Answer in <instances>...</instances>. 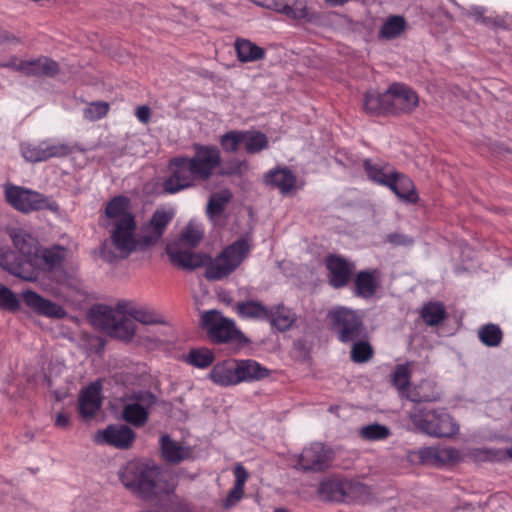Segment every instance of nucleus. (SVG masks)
Returning a JSON list of instances; mask_svg holds the SVG:
<instances>
[{
  "mask_svg": "<svg viewBox=\"0 0 512 512\" xmlns=\"http://www.w3.org/2000/svg\"><path fill=\"white\" fill-rule=\"evenodd\" d=\"M203 236V225L191 220L183 228L178 241L167 246L166 252L171 262L182 269L194 270L205 266V278L209 281H219L228 277L243 263L251 250L248 239L240 238L211 259L205 253L193 251Z\"/></svg>",
  "mask_w": 512,
  "mask_h": 512,
  "instance_id": "obj_1",
  "label": "nucleus"
},
{
  "mask_svg": "<svg viewBox=\"0 0 512 512\" xmlns=\"http://www.w3.org/2000/svg\"><path fill=\"white\" fill-rule=\"evenodd\" d=\"M119 479L127 490L143 499L169 495L174 491V484L164 478L158 467L140 460L126 463L119 471Z\"/></svg>",
  "mask_w": 512,
  "mask_h": 512,
  "instance_id": "obj_2",
  "label": "nucleus"
},
{
  "mask_svg": "<svg viewBox=\"0 0 512 512\" xmlns=\"http://www.w3.org/2000/svg\"><path fill=\"white\" fill-rule=\"evenodd\" d=\"M110 238L101 248V257L110 263L127 258L137 250H145L142 247L141 237L136 235L135 219H125L122 224L108 226Z\"/></svg>",
  "mask_w": 512,
  "mask_h": 512,
  "instance_id": "obj_3",
  "label": "nucleus"
},
{
  "mask_svg": "<svg viewBox=\"0 0 512 512\" xmlns=\"http://www.w3.org/2000/svg\"><path fill=\"white\" fill-rule=\"evenodd\" d=\"M125 306L121 303L116 308L96 305L89 311L91 323L110 336L121 340H130L135 334L134 321L125 315Z\"/></svg>",
  "mask_w": 512,
  "mask_h": 512,
  "instance_id": "obj_4",
  "label": "nucleus"
},
{
  "mask_svg": "<svg viewBox=\"0 0 512 512\" xmlns=\"http://www.w3.org/2000/svg\"><path fill=\"white\" fill-rule=\"evenodd\" d=\"M409 418L416 429L434 437H451L459 427L445 409H428L423 405H414Z\"/></svg>",
  "mask_w": 512,
  "mask_h": 512,
  "instance_id": "obj_5",
  "label": "nucleus"
},
{
  "mask_svg": "<svg viewBox=\"0 0 512 512\" xmlns=\"http://www.w3.org/2000/svg\"><path fill=\"white\" fill-rule=\"evenodd\" d=\"M328 319L332 331L342 343L354 342L365 335L363 319L355 310L339 306L329 311Z\"/></svg>",
  "mask_w": 512,
  "mask_h": 512,
  "instance_id": "obj_6",
  "label": "nucleus"
},
{
  "mask_svg": "<svg viewBox=\"0 0 512 512\" xmlns=\"http://www.w3.org/2000/svg\"><path fill=\"white\" fill-rule=\"evenodd\" d=\"M201 325L209 338L215 343L246 342L243 333L236 327L235 321L223 316L217 310H209L201 315Z\"/></svg>",
  "mask_w": 512,
  "mask_h": 512,
  "instance_id": "obj_7",
  "label": "nucleus"
},
{
  "mask_svg": "<svg viewBox=\"0 0 512 512\" xmlns=\"http://www.w3.org/2000/svg\"><path fill=\"white\" fill-rule=\"evenodd\" d=\"M21 155L31 163L45 162L51 158H62L72 152V147L54 138H46L38 142H25L20 146Z\"/></svg>",
  "mask_w": 512,
  "mask_h": 512,
  "instance_id": "obj_8",
  "label": "nucleus"
},
{
  "mask_svg": "<svg viewBox=\"0 0 512 512\" xmlns=\"http://www.w3.org/2000/svg\"><path fill=\"white\" fill-rule=\"evenodd\" d=\"M170 175L163 182V190L168 194H175L195 186L196 172L192 168L188 157L179 156L169 162Z\"/></svg>",
  "mask_w": 512,
  "mask_h": 512,
  "instance_id": "obj_9",
  "label": "nucleus"
},
{
  "mask_svg": "<svg viewBox=\"0 0 512 512\" xmlns=\"http://www.w3.org/2000/svg\"><path fill=\"white\" fill-rule=\"evenodd\" d=\"M5 199L14 209L23 213L50 208L48 197L20 186L6 185Z\"/></svg>",
  "mask_w": 512,
  "mask_h": 512,
  "instance_id": "obj_10",
  "label": "nucleus"
},
{
  "mask_svg": "<svg viewBox=\"0 0 512 512\" xmlns=\"http://www.w3.org/2000/svg\"><path fill=\"white\" fill-rule=\"evenodd\" d=\"M194 155L188 157V160L196 172L200 181H207L220 167L222 158L221 151L215 145L193 144Z\"/></svg>",
  "mask_w": 512,
  "mask_h": 512,
  "instance_id": "obj_11",
  "label": "nucleus"
},
{
  "mask_svg": "<svg viewBox=\"0 0 512 512\" xmlns=\"http://www.w3.org/2000/svg\"><path fill=\"white\" fill-rule=\"evenodd\" d=\"M332 459L331 449L315 442L305 447L298 455L295 468L303 472H322L329 468Z\"/></svg>",
  "mask_w": 512,
  "mask_h": 512,
  "instance_id": "obj_12",
  "label": "nucleus"
},
{
  "mask_svg": "<svg viewBox=\"0 0 512 512\" xmlns=\"http://www.w3.org/2000/svg\"><path fill=\"white\" fill-rule=\"evenodd\" d=\"M155 403L156 397L151 392H135L131 395L129 402L125 404L123 408V419L136 427H141L148 420V409Z\"/></svg>",
  "mask_w": 512,
  "mask_h": 512,
  "instance_id": "obj_13",
  "label": "nucleus"
},
{
  "mask_svg": "<svg viewBox=\"0 0 512 512\" xmlns=\"http://www.w3.org/2000/svg\"><path fill=\"white\" fill-rule=\"evenodd\" d=\"M386 97H389L390 114L410 113L419 103L416 92L401 83L392 84L386 90Z\"/></svg>",
  "mask_w": 512,
  "mask_h": 512,
  "instance_id": "obj_14",
  "label": "nucleus"
},
{
  "mask_svg": "<svg viewBox=\"0 0 512 512\" xmlns=\"http://www.w3.org/2000/svg\"><path fill=\"white\" fill-rule=\"evenodd\" d=\"M365 487L360 483L348 480L328 479L319 485V494L323 499L342 502L352 498L357 492H362Z\"/></svg>",
  "mask_w": 512,
  "mask_h": 512,
  "instance_id": "obj_15",
  "label": "nucleus"
},
{
  "mask_svg": "<svg viewBox=\"0 0 512 512\" xmlns=\"http://www.w3.org/2000/svg\"><path fill=\"white\" fill-rule=\"evenodd\" d=\"M135 440L134 431L124 425H109L104 430H99L94 436L97 444H107L117 449H128Z\"/></svg>",
  "mask_w": 512,
  "mask_h": 512,
  "instance_id": "obj_16",
  "label": "nucleus"
},
{
  "mask_svg": "<svg viewBox=\"0 0 512 512\" xmlns=\"http://www.w3.org/2000/svg\"><path fill=\"white\" fill-rule=\"evenodd\" d=\"M173 216L174 214L171 211L157 209L153 213L149 223L143 228V234L141 236L142 247L147 249L156 244L163 236Z\"/></svg>",
  "mask_w": 512,
  "mask_h": 512,
  "instance_id": "obj_17",
  "label": "nucleus"
},
{
  "mask_svg": "<svg viewBox=\"0 0 512 512\" xmlns=\"http://www.w3.org/2000/svg\"><path fill=\"white\" fill-rule=\"evenodd\" d=\"M10 237L14 247L19 251L23 264L34 265L37 262L39 245L36 238L20 228L10 230Z\"/></svg>",
  "mask_w": 512,
  "mask_h": 512,
  "instance_id": "obj_18",
  "label": "nucleus"
},
{
  "mask_svg": "<svg viewBox=\"0 0 512 512\" xmlns=\"http://www.w3.org/2000/svg\"><path fill=\"white\" fill-rule=\"evenodd\" d=\"M326 266L329 271V281L334 288L345 286L353 272V265L346 259L331 255L326 259Z\"/></svg>",
  "mask_w": 512,
  "mask_h": 512,
  "instance_id": "obj_19",
  "label": "nucleus"
},
{
  "mask_svg": "<svg viewBox=\"0 0 512 512\" xmlns=\"http://www.w3.org/2000/svg\"><path fill=\"white\" fill-rule=\"evenodd\" d=\"M209 379L220 386H234L238 384L237 360L227 359L213 366L208 375Z\"/></svg>",
  "mask_w": 512,
  "mask_h": 512,
  "instance_id": "obj_20",
  "label": "nucleus"
},
{
  "mask_svg": "<svg viewBox=\"0 0 512 512\" xmlns=\"http://www.w3.org/2000/svg\"><path fill=\"white\" fill-rule=\"evenodd\" d=\"M22 296L27 306L42 315L57 319L63 318L66 315L65 310L61 306L42 298L31 290L24 291Z\"/></svg>",
  "mask_w": 512,
  "mask_h": 512,
  "instance_id": "obj_21",
  "label": "nucleus"
},
{
  "mask_svg": "<svg viewBox=\"0 0 512 512\" xmlns=\"http://www.w3.org/2000/svg\"><path fill=\"white\" fill-rule=\"evenodd\" d=\"M102 386L99 382L90 384L79 396V413L84 418L93 417L100 409Z\"/></svg>",
  "mask_w": 512,
  "mask_h": 512,
  "instance_id": "obj_22",
  "label": "nucleus"
},
{
  "mask_svg": "<svg viewBox=\"0 0 512 512\" xmlns=\"http://www.w3.org/2000/svg\"><path fill=\"white\" fill-rule=\"evenodd\" d=\"M19 68L21 73L29 77H54L59 73L58 63L47 57L26 60Z\"/></svg>",
  "mask_w": 512,
  "mask_h": 512,
  "instance_id": "obj_23",
  "label": "nucleus"
},
{
  "mask_svg": "<svg viewBox=\"0 0 512 512\" xmlns=\"http://www.w3.org/2000/svg\"><path fill=\"white\" fill-rule=\"evenodd\" d=\"M386 187L391 189L399 199L407 203H416L418 201L413 181L396 170Z\"/></svg>",
  "mask_w": 512,
  "mask_h": 512,
  "instance_id": "obj_24",
  "label": "nucleus"
},
{
  "mask_svg": "<svg viewBox=\"0 0 512 512\" xmlns=\"http://www.w3.org/2000/svg\"><path fill=\"white\" fill-rule=\"evenodd\" d=\"M108 222L106 226L122 224L125 219H134L129 211V200L124 196L114 197L108 202L105 209Z\"/></svg>",
  "mask_w": 512,
  "mask_h": 512,
  "instance_id": "obj_25",
  "label": "nucleus"
},
{
  "mask_svg": "<svg viewBox=\"0 0 512 512\" xmlns=\"http://www.w3.org/2000/svg\"><path fill=\"white\" fill-rule=\"evenodd\" d=\"M160 446L164 460L172 464L180 463L191 456L189 447L172 440L168 435L160 438Z\"/></svg>",
  "mask_w": 512,
  "mask_h": 512,
  "instance_id": "obj_26",
  "label": "nucleus"
},
{
  "mask_svg": "<svg viewBox=\"0 0 512 512\" xmlns=\"http://www.w3.org/2000/svg\"><path fill=\"white\" fill-rule=\"evenodd\" d=\"M269 317L266 319L272 327L278 331L284 332L289 330L296 321L294 311L284 304H277L268 309Z\"/></svg>",
  "mask_w": 512,
  "mask_h": 512,
  "instance_id": "obj_27",
  "label": "nucleus"
},
{
  "mask_svg": "<svg viewBox=\"0 0 512 512\" xmlns=\"http://www.w3.org/2000/svg\"><path fill=\"white\" fill-rule=\"evenodd\" d=\"M237 58L242 63H250L262 60L266 56V50L256 43L245 39L237 38L234 43Z\"/></svg>",
  "mask_w": 512,
  "mask_h": 512,
  "instance_id": "obj_28",
  "label": "nucleus"
},
{
  "mask_svg": "<svg viewBox=\"0 0 512 512\" xmlns=\"http://www.w3.org/2000/svg\"><path fill=\"white\" fill-rule=\"evenodd\" d=\"M406 397L415 405H421L423 402H435L440 399V393L436 389L435 383L431 381H421L418 385L406 391Z\"/></svg>",
  "mask_w": 512,
  "mask_h": 512,
  "instance_id": "obj_29",
  "label": "nucleus"
},
{
  "mask_svg": "<svg viewBox=\"0 0 512 512\" xmlns=\"http://www.w3.org/2000/svg\"><path fill=\"white\" fill-rule=\"evenodd\" d=\"M265 6L283 13L292 19L300 20L308 18L306 0H282L280 2H273L272 4H265Z\"/></svg>",
  "mask_w": 512,
  "mask_h": 512,
  "instance_id": "obj_30",
  "label": "nucleus"
},
{
  "mask_svg": "<svg viewBox=\"0 0 512 512\" xmlns=\"http://www.w3.org/2000/svg\"><path fill=\"white\" fill-rule=\"evenodd\" d=\"M363 167L367 177L382 186H387L395 172V169L391 165L380 161L374 162L371 159H365Z\"/></svg>",
  "mask_w": 512,
  "mask_h": 512,
  "instance_id": "obj_31",
  "label": "nucleus"
},
{
  "mask_svg": "<svg viewBox=\"0 0 512 512\" xmlns=\"http://www.w3.org/2000/svg\"><path fill=\"white\" fill-rule=\"evenodd\" d=\"M265 182L275 188H278L282 194L290 193L296 185L295 175L287 168H279L270 171Z\"/></svg>",
  "mask_w": 512,
  "mask_h": 512,
  "instance_id": "obj_32",
  "label": "nucleus"
},
{
  "mask_svg": "<svg viewBox=\"0 0 512 512\" xmlns=\"http://www.w3.org/2000/svg\"><path fill=\"white\" fill-rule=\"evenodd\" d=\"M238 384L241 382H253L265 378L268 370L258 362L246 359L237 360Z\"/></svg>",
  "mask_w": 512,
  "mask_h": 512,
  "instance_id": "obj_33",
  "label": "nucleus"
},
{
  "mask_svg": "<svg viewBox=\"0 0 512 512\" xmlns=\"http://www.w3.org/2000/svg\"><path fill=\"white\" fill-rule=\"evenodd\" d=\"M239 317L243 319H253L266 321L269 317L268 309L262 302L257 300H247L236 303L234 307Z\"/></svg>",
  "mask_w": 512,
  "mask_h": 512,
  "instance_id": "obj_34",
  "label": "nucleus"
},
{
  "mask_svg": "<svg viewBox=\"0 0 512 512\" xmlns=\"http://www.w3.org/2000/svg\"><path fill=\"white\" fill-rule=\"evenodd\" d=\"M363 108L371 115L390 113L389 97H386V91L383 93L376 90L368 91L364 96Z\"/></svg>",
  "mask_w": 512,
  "mask_h": 512,
  "instance_id": "obj_35",
  "label": "nucleus"
},
{
  "mask_svg": "<svg viewBox=\"0 0 512 512\" xmlns=\"http://www.w3.org/2000/svg\"><path fill=\"white\" fill-rule=\"evenodd\" d=\"M407 28V21L403 16L391 15L386 18L382 24L378 38L383 40H392L401 36Z\"/></svg>",
  "mask_w": 512,
  "mask_h": 512,
  "instance_id": "obj_36",
  "label": "nucleus"
},
{
  "mask_svg": "<svg viewBox=\"0 0 512 512\" xmlns=\"http://www.w3.org/2000/svg\"><path fill=\"white\" fill-rule=\"evenodd\" d=\"M456 450L447 447H425L419 450L420 458L423 461L432 463H445L452 460L456 455Z\"/></svg>",
  "mask_w": 512,
  "mask_h": 512,
  "instance_id": "obj_37",
  "label": "nucleus"
},
{
  "mask_svg": "<svg viewBox=\"0 0 512 512\" xmlns=\"http://www.w3.org/2000/svg\"><path fill=\"white\" fill-rule=\"evenodd\" d=\"M243 146L248 154H257L268 147V137L259 131L243 130Z\"/></svg>",
  "mask_w": 512,
  "mask_h": 512,
  "instance_id": "obj_38",
  "label": "nucleus"
},
{
  "mask_svg": "<svg viewBox=\"0 0 512 512\" xmlns=\"http://www.w3.org/2000/svg\"><path fill=\"white\" fill-rule=\"evenodd\" d=\"M478 338L487 347H498L502 343L503 332L498 325L488 323L479 328Z\"/></svg>",
  "mask_w": 512,
  "mask_h": 512,
  "instance_id": "obj_39",
  "label": "nucleus"
},
{
  "mask_svg": "<svg viewBox=\"0 0 512 512\" xmlns=\"http://www.w3.org/2000/svg\"><path fill=\"white\" fill-rule=\"evenodd\" d=\"M420 314L428 326H436L445 319L446 311L441 303L429 302L422 307Z\"/></svg>",
  "mask_w": 512,
  "mask_h": 512,
  "instance_id": "obj_40",
  "label": "nucleus"
},
{
  "mask_svg": "<svg viewBox=\"0 0 512 512\" xmlns=\"http://www.w3.org/2000/svg\"><path fill=\"white\" fill-rule=\"evenodd\" d=\"M376 281L370 272L362 271L355 279V292L357 296L369 298L376 292Z\"/></svg>",
  "mask_w": 512,
  "mask_h": 512,
  "instance_id": "obj_41",
  "label": "nucleus"
},
{
  "mask_svg": "<svg viewBox=\"0 0 512 512\" xmlns=\"http://www.w3.org/2000/svg\"><path fill=\"white\" fill-rule=\"evenodd\" d=\"M214 354L207 348L191 349L186 356V362L197 368H207L214 361Z\"/></svg>",
  "mask_w": 512,
  "mask_h": 512,
  "instance_id": "obj_42",
  "label": "nucleus"
},
{
  "mask_svg": "<svg viewBox=\"0 0 512 512\" xmlns=\"http://www.w3.org/2000/svg\"><path fill=\"white\" fill-rule=\"evenodd\" d=\"M359 435L362 439L367 441H381L387 439L391 435V431L389 427L372 423L366 426H363L359 430Z\"/></svg>",
  "mask_w": 512,
  "mask_h": 512,
  "instance_id": "obj_43",
  "label": "nucleus"
},
{
  "mask_svg": "<svg viewBox=\"0 0 512 512\" xmlns=\"http://www.w3.org/2000/svg\"><path fill=\"white\" fill-rule=\"evenodd\" d=\"M231 197L232 195L228 190L212 194L207 204L208 216L214 217L221 215Z\"/></svg>",
  "mask_w": 512,
  "mask_h": 512,
  "instance_id": "obj_44",
  "label": "nucleus"
},
{
  "mask_svg": "<svg viewBox=\"0 0 512 512\" xmlns=\"http://www.w3.org/2000/svg\"><path fill=\"white\" fill-rule=\"evenodd\" d=\"M24 264L15 257L14 252L5 247H0V267L14 275L21 276V268ZM23 278H25L23 276Z\"/></svg>",
  "mask_w": 512,
  "mask_h": 512,
  "instance_id": "obj_45",
  "label": "nucleus"
},
{
  "mask_svg": "<svg viewBox=\"0 0 512 512\" xmlns=\"http://www.w3.org/2000/svg\"><path fill=\"white\" fill-rule=\"evenodd\" d=\"M243 130H230L220 137V145L225 152L234 153L243 143Z\"/></svg>",
  "mask_w": 512,
  "mask_h": 512,
  "instance_id": "obj_46",
  "label": "nucleus"
},
{
  "mask_svg": "<svg viewBox=\"0 0 512 512\" xmlns=\"http://www.w3.org/2000/svg\"><path fill=\"white\" fill-rule=\"evenodd\" d=\"M373 348L367 341L356 340L352 345L351 359L355 363H364L371 359Z\"/></svg>",
  "mask_w": 512,
  "mask_h": 512,
  "instance_id": "obj_47",
  "label": "nucleus"
},
{
  "mask_svg": "<svg viewBox=\"0 0 512 512\" xmlns=\"http://www.w3.org/2000/svg\"><path fill=\"white\" fill-rule=\"evenodd\" d=\"M109 104L103 101H96L90 103L83 110V117L88 121H97L105 117L109 111Z\"/></svg>",
  "mask_w": 512,
  "mask_h": 512,
  "instance_id": "obj_48",
  "label": "nucleus"
},
{
  "mask_svg": "<svg viewBox=\"0 0 512 512\" xmlns=\"http://www.w3.org/2000/svg\"><path fill=\"white\" fill-rule=\"evenodd\" d=\"M65 256L66 249L60 246L45 249L42 254V258L49 269L60 266Z\"/></svg>",
  "mask_w": 512,
  "mask_h": 512,
  "instance_id": "obj_49",
  "label": "nucleus"
},
{
  "mask_svg": "<svg viewBox=\"0 0 512 512\" xmlns=\"http://www.w3.org/2000/svg\"><path fill=\"white\" fill-rule=\"evenodd\" d=\"M129 315L133 318L132 320L144 325L159 324L163 322L161 317L155 311L149 309H132L129 311Z\"/></svg>",
  "mask_w": 512,
  "mask_h": 512,
  "instance_id": "obj_50",
  "label": "nucleus"
},
{
  "mask_svg": "<svg viewBox=\"0 0 512 512\" xmlns=\"http://www.w3.org/2000/svg\"><path fill=\"white\" fill-rule=\"evenodd\" d=\"M0 308L8 311H16L19 308L17 296L3 284H0Z\"/></svg>",
  "mask_w": 512,
  "mask_h": 512,
  "instance_id": "obj_51",
  "label": "nucleus"
},
{
  "mask_svg": "<svg viewBox=\"0 0 512 512\" xmlns=\"http://www.w3.org/2000/svg\"><path fill=\"white\" fill-rule=\"evenodd\" d=\"M410 375L409 369L406 365H398L393 374L392 382L393 385L401 392H403L409 384Z\"/></svg>",
  "mask_w": 512,
  "mask_h": 512,
  "instance_id": "obj_52",
  "label": "nucleus"
},
{
  "mask_svg": "<svg viewBox=\"0 0 512 512\" xmlns=\"http://www.w3.org/2000/svg\"><path fill=\"white\" fill-rule=\"evenodd\" d=\"M247 162L241 161L238 159H233L229 161L226 167L220 172L221 175H233V174H241L247 170Z\"/></svg>",
  "mask_w": 512,
  "mask_h": 512,
  "instance_id": "obj_53",
  "label": "nucleus"
},
{
  "mask_svg": "<svg viewBox=\"0 0 512 512\" xmlns=\"http://www.w3.org/2000/svg\"><path fill=\"white\" fill-rule=\"evenodd\" d=\"M243 496L244 489L233 485L223 502V507L225 509H231L243 498Z\"/></svg>",
  "mask_w": 512,
  "mask_h": 512,
  "instance_id": "obj_54",
  "label": "nucleus"
},
{
  "mask_svg": "<svg viewBox=\"0 0 512 512\" xmlns=\"http://www.w3.org/2000/svg\"><path fill=\"white\" fill-rule=\"evenodd\" d=\"M234 486L244 489L245 483L248 479V472L242 464H237L234 468Z\"/></svg>",
  "mask_w": 512,
  "mask_h": 512,
  "instance_id": "obj_55",
  "label": "nucleus"
},
{
  "mask_svg": "<svg viewBox=\"0 0 512 512\" xmlns=\"http://www.w3.org/2000/svg\"><path fill=\"white\" fill-rule=\"evenodd\" d=\"M137 119L141 122V123H148L150 121V117H151V109L148 107V106H139L137 109H136V113H135Z\"/></svg>",
  "mask_w": 512,
  "mask_h": 512,
  "instance_id": "obj_56",
  "label": "nucleus"
},
{
  "mask_svg": "<svg viewBox=\"0 0 512 512\" xmlns=\"http://www.w3.org/2000/svg\"><path fill=\"white\" fill-rule=\"evenodd\" d=\"M486 453L491 457L495 458L497 460H502L506 457H509L512 459V447L506 450H495V449H488L486 450Z\"/></svg>",
  "mask_w": 512,
  "mask_h": 512,
  "instance_id": "obj_57",
  "label": "nucleus"
},
{
  "mask_svg": "<svg viewBox=\"0 0 512 512\" xmlns=\"http://www.w3.org/2000/svg\"><path fill=\"white\" fill-rule=\"evenodd\" d=\"M69 416L65 413H58L55 419V425L60 428H66L69 425Z\"/></svg>",
  "mask_w": 512,
  "mask_h": 512,
  "instance_id": "obj_58",
  "label": "nucleus"
},
{
  "mask_svg": "<svg viewBox=\"0 0 512 512\" xmlns=\"http://www.w3.org/2000/svg\"><path fill=\"white\" fill-rule=\"evenodd\" d=\"M25 60H18L16 58H12L10 59L8 62L6 63H2L0 64L1 67H7V68H11L15 71H19L20 72V65L23 64Z\"/></svg>",
  "mask_w": 512,
  "mask_h": 512,
  "instance_id": "obj_59",
  "label": "nucleus"
},
{
  "mask_svg": "<svg viewBox=\"0 0 512 512\" xmlns=\"http://www.w3.org/2000/svg\"><path fill=\"white\" fill-rule=\"evenodd\" d=\"M350 0H325V2L331 7L342 6Z\"/></svg>",
  "mask_w": 512,
  "mask_h": 512,
  "instance_id": "obj_60",
  "label": "nucleus"
},
{
  "mask_svg": "<svg viewBox=\"0 0 512 512\" xmlns=\"http://www.w3.org/2000/svg\"><path fill=\"white\" fill-rule=\"evenodd\" d=\"M403 238V236L398 234H393L389 236L390 242L394 244H404L405 242L403 241Z\"/></svg>",
  "mask_w": 512,
  "mask_h": 512,
  "instance_id": "obj_61",
  "label": "nucleus"
},
{
  "mask_svg": "<svg viewBox=\"0 0 512 512\" xmlns=\"http://www.w3.org/2000/svg\"><path fill=\"white\" fill-rule=\"evenodd\" d=\"M473 11V15L475 16L476 20H484L483 18V14H484V10L480 7H475L472 9Z\"/></svg>",
  "mask_w": 512,
  "mask_h": 512,
  "instance_id": "obj_62",
  "label": "nucleus"
}]
</instances>
